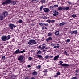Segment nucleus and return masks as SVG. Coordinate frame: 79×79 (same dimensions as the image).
I'll return each instance as SVG.
<instances>
[{"label":"nucleus","mask_w":79,"mask_h":79,"mask_svg":"<svg viewBox=\"0 0 79 79\" xmlns=\"http://www.w3.org/2000/svg\"><path fill=\"white\" fill-rule=\"evenodd\" d=\"M10 3H12L13 5H15L16 3V2L15 1H12L11 0H6L2 3V5H6Z\"/></svg>","instance_id":"1"},{"label":"nucleus","mask_w":79,"mask_h":79,"mask_svg":"<svg viewBox=\"0 0 79 79\" xmlns=\"http://www.w3.org/2000/svg\"><path fill=\"white\" fill-rule=\"evenodd\" d=\"M24 58V56L23 55L20 56L18 58V60L20 61V62L21 63H23L24 61V60L23 59Z\"/></svg>","instance_id":"2"},{"label":"nucleus","mask_w":79,"mask_h":79,"mask_svg":"<svg viewBox=\"0 0 79 79\" xmlns=\"http://www.w3.org/2000/svg\"><path fill=\"white\" fill-rule=\"evenodd\" d=\"M32 44H37V42H35V40H30L29 41V42H28V44L31 45Z\"/></svg>","instance_id":"3"},{"label":"nucleus","mask_w":79,"mask_h":79,"mask_svg":"<svg viewBox=\"0 0 79 79\" xmlns=\"http://www.w3.org/2000/svg\"><path fill=\"white\" fill-rule=\"evenodd\" d=\"M9 27H10V29L13 30L14 28L16 27V26L14 24L10 23L9 25Z\"/></svg>","instance_id":"4"},{"label":"nucleus","mask_w":79,"mask_h":79,"mask_svg":"<svg viewBox=\"0 0 79 79\" xmlns=\"http://www.w3.org/2000/svg\"><path fill=\"white\" fill-rule=\"evenodd\" d=\"M1 38V40L2 41H6V40H8L7 37L6 35L2 36Z\"/></svg>","instance_id":"5"},{"label":"nucleus","mask_w":79,"mask_h":79,"mask_svg":"<svg viewBox=\"0 0 79 79\" xmlns=\"http://www.w3.org/2000/svg\"><path fill=\"white\" fill-rule=\"evenodd\" d=\"M53 13L54 14H53V15L54 16H57V15L59 14L58 12V11H57L55 10H54Z\"/></svg>","instance_id":"6"},{"label":"nucleus","mask_w":79,"mask_h":79,"mask_svg":"<svg viewBox=\"0 0 79 79\" xmlns=\"http://www.w3.org/2000/svg\"><path fill=\"white\" fill-rule=\"evenodd\" d=\"M43 11H44V13H48V12H49L50 10L49 8H43Z\"/></svg>","instance_id":"7"},{"label":"nucleus","mask_w":79,"mask_h":79,"mask_svg":"<svg viewBox=\"0 0 79 79\" xmlns=\"http://www.w3.org/2000/svg\"><path fill=\"white\" fill-rule=\"evenodd\" d=\"M19 53H20V50L19 49L13 52L14 55H15V54H19Z\"/></svg>","instance_id":"8"},{"label":"nucleus","mask_w":79,"mask_h":79,"mask_svg":"<svg viewBox=\"0 0 79 79\" xmlns=\"http://www.w3.org/2000/svg\"><path fill=\"white\" fill-rule=\"evenodd\" d=\"M2 15L4 17H6L8 15V13L6 11L4 12L2 14Z\"/></svg>","instance_id":"9"},{"label":"nucleus","mask_w":79,"mask_h":79,"mask_svg":"<svg viewBox=\"0 0 79 79\" xmlns=\"http://www.w3.org/2000/svg\"><path fill=\"white\" fill-rule=\"evenodd\" d=\"M58 65H60V66H65V67H67V66H69V64H58Z\"/></svg>","instance_id":"10"},{"label":"nucleus","mask_w":79,"mask_h":79,"mask_svg":"<svg viewBox=\"0 0 79 79\" xmlns=\"http://www.w3.org/2000/svg\"><path fill=\"white\" fill-rule=\"evenodd\" d=\"M53 40V39L51 37H49L46 39V42H48L50 41L51 40Z\"/></svg>","instance_id":"11"},{"label":"nucleus","mask_w":79,"mask_h":79,"mask_svg":"<svg viewBox=\"0 0 79 79\" xmlns=\"http://www.w3.org/2000/svg\"><path fill=\"white\" fill-rule=\"evenodd\" d=\"M70 33L72 35L74 34H77V30L73 31H70Z\"/></svg>","instance_id":"12"},{"label":"nucleus","mask_w":79,"mask_h":79,"mask_svg":"<svg viewBox=\"0 0 79 79\" xmlns=\"http://www.w3.org/2000/svg\"><path fill=\"white\" fill-rule=\"evenodd\" d=\"M39 24L40 26H41L43 27H44L45 23H39Z\"/></svg>","instance_id":"13"},{"label":"nucleus","mask_w":79,"mask_h":79,"mask_svg":"<svg viewBox=\"0 0 79 79\" xmlns=\"http://www.w3.org/2000/svg\"><path fill=\"white\" fill-rule=\"evenodd\" d=\"M66 24V22H62V23H60L59 24V26L61 27H62L64 25Z\"/></svg>","instance_id":"14"},{"label":"nucleus","mask_w":79,"mask_h":79,"mask_svg":"<svg viewBox=\"0 0 79 79\" xmlns=\"http://www.w3.org/2000/svg\"><path fill=\"white\" fill-rule=\"evenodd\" d=\"M37 74H38L37 72L35 71L33 72L32 73V74L33 76H37Z\"/></svg>","instance_id":"15"},{"label":"nucleus","mask_w":79,"mask_h":79,"mask_svg":"<svg viewBox=\"0 0 79 79\" xmlns=\"http://www.w3.org/2000/svg\"><path fill=\"white\" fill-rule=\"evenodd\" d=\"M59 55H57V56H55V57L53 59H52V60H53L54 61H56L58 58H59Z\"/></svg>","instance_id":"16"},{"label":"nucleus","mask_w":79,"mask_h":79,"mask_svg":"<svg viewBox=\"0 0 79 79\" xmlns=\"http://www.w3.org/2000/svg\"><path fill=\"white\" fill-rule=\"evenodd\" d=\"M59 32L58 31H56L55 33V35H59Z\"/></svg>","instance_id":"17"},{"label":"nucleus","mask_w":79,"mask_h":79,"mask_svg":"<svg viewBox=\"0 0 79 79\" xmlns=\"http://www.w3.org/2000/svg\"><path fill=\"white\" fill-rule=\"evenodd\" d=\"M3 15H0V20H3Z\"/></svg>","instance_id":"18"},{"label":"nucleus","mask_w":79,"mask_h":79,"mask_svg":"<svg viewBox=\"0 0 79 79\" xmlns=\"http://www.w3.org/2000/svg\"><path fill=\"white\" fill-rule=\"evenodd\" d=\"M62 7H59L58 8V10L59 11H61L62 10Z\"/></svg>","instance_id":"19"},{"label":"nucleus","mask_w":79,"mask_h":79,"mask_svg":"<svg viewBox=\"0 0 79 79\" xmlns=\"http://www.w3.org/2000/svg\"><path fill=\"white\" fill-rule=\"evenodd\" d=\"M48 35L49 37H51V36L52 35V34L51 33H49L48 34Z\"/></svg>","instance_id":"20"},{"label":"nucleus","mask_w":79,"mask_h":79,"mask_svg":"<svg viewBox=\"0 0 79 79\" xmlns=\"http://www.w3.org/2000/svg\"><path fill=\"white\" fill-rule=\"evenodd\" d=\"M25 52H26V51H25V50H23L22 51H20V53H24Z\"/></svg>","instance_id":"21"},{"label":"nucleus","mask_w":79,"mask_h":79,"mask_svg":"<svg viewBox=\"0 0 79 79\" xmlns=\"http://www.w3.org/2000/svg\"><path fill=\"white\" fill-rule=\"evenodd\" d=\"M66 43H69V42H70V39H67L66 41Z\"/></svg>","instance_id":"22"},{"label":"nucleus","mask_w":79,"mask_h":79,"mask_svg":"<svg viewBox=\"0 0 79 79\" xmlns=\"http://www.w3.org/2000/svg\"><path fill=\"white\" fill-rule=\"evenodd\" d=\"M44 8V6H42L40 7V11H42V8Z\"/></svg>","instance_id":"23"},{"label":"nucleus","mask_w":79,"mask_h":79,"mask_svg":"<svg viewBox=\"0 0 79 79\" xmlns=\"http://www.w3.org/2000/svg\"><path fill=\"white\" fill-rule=\"evenodd\" d=\"M41 53H42V52L41 51L39 50L37 54L38 55H40Z\"/></svg>","instance_id":"24"},{"label":"nucleus","mask_w":79,"mask_h":79,"mask_svg":"<svg viewBox=\"0 0 79 79\" xmlns=\"http://www.w3.org/2000/svg\"><path fill=\"white\" fill-rule=\"evenodd\" d=\"M40 2L42 3H45V0H41Z\"/></svg>","instance_id":"25"},{"label":"nucleus","mask_w":79,"mask_h":79,"mask_svg":"<svg viewBox=\"0 0 79 79\" xmlns=\"http://www.w3.org/2000/svg\"><path fill=\"white\" fill-rule=\"evenodd\" d=\"M58 5H55L53 6V7H54V8H58Z\"/></svg>","instance_id":"26"},{"label":"nucleus","mask_w":79,"mask_h":79,"mask_svg":"<svg viewBox=\"0 0 79 79\" xmlns=\"http://www.w3.org/2000/svg\"><path fill=\"white\" fill-rule=\"evenodd\" d=\"M18 22L19 23H23V20H19Z\"/></svg>","instance_id":"27"},{"label":"nucleus","mask_w":79,"mask_h":79,"mask_svg":"<svg viewBox=\"0 0 79 79\" xmlns=\"http://www.w3.org/2000/svg\"><path fill=\"white\" fill-rule=\"evenodd\" d=\"M55 20H51V23L52 24L53 23H55Z\"/></svg>","instance_id":"28"},{"label":"nucleus","mask_w":79,"mask_h":79,"mask_svg":"<svg viewBox=\"0 0 79 79\" xmlns=\"http://www.w3.org/2000/svg\"><path fill=\"white\" fill-rule=\"evenodd\" d=\"M41 68V66L40 65H38V66L37 67V69H40Z\"/></svg>","instance_id":"29"},{"label":"nucleus","mask_w":79,"mask_h":79,"mask_svg":"<svg viewBox=\"0 0 79 79\" xmlns=\"http://www.w3.org/2000/svg\"><path fill=\"white\" fill-rule=\"evenodd\" d=\"M45 48V46H43L41 47V50H44Z\"/></svg>","instance_id":"30"},{"label":"nucleus","mask_w":79,"mask_h":79,"mask_svg":"<svg viewBox=\"0 0 79 79\" xmlns=\"http://www.w3.org/2000/svg\"><path fill=\"white\" fill-rule=\"evenodd\" d=\"M37 57H38V58H42V56H41V55H37Z\"/></svg>","instance_id":"31"},{"label":"nucleus","mask_w":79,"mask_h":79,"mask_svg":"<svg viewBox=\"0 0 79 79\" xmlns=\"http://www.w3.org/2000/svg\"><path fill=\"white\" fill-rule=\"evenodd\" d=\"M47 22H48V23H51V20L48 19L47 20Z\"/></svg>","instance_id":"32"},{"label":"nucleus","mask_w":79,"mask_h":79,"mask_svg":"<svg viewBox=\"0 0 79 79\" xmlns=\"http://www.w3.org/2000/svg\"><path fill=\"white\" fill-rule=\"evenodd\" d=\"M48 57H49V56L48 55H47L45 56L44 58H46V59H48Z\"/></svg>","instance_id":"33"},{"label":"nucleus","mask_w":79,"mask_h":79,"mask_svg":"<svg viewBox=\"0 0 79 79\" xmlns=\"http://www.w3.org/2000/svg\"><path fill=\"white\" fill-rule=\"evenodd\" d=\"M72 16L73 18H75V17H76V15L75 14H73L72 15Z\"/></svg>","instance_id":"34"},{"label":"nucleus","mask_w":79,"mask_h":79,"mask_svg":"<svg viewBox=\"0 0 79 79\" xmlns=\"http://www.w3.org/2000/svg\"><path fill=\"white\" fill-rule=\"evenodd\" d=\"M54 77H58V75L57 74H56L54 75Z\"/></svg>","instance_id":"35"},{"label":"nucleus","mask_w":79,"mask_h":79,"mask_svg":"<svg viewBox=\"0 0 79 79\" xmlns=\"http://www.w3.org/2000/svg\"><path fill=\"white\" fill-rule=\"evenodd\" d=\"M69 9V7H65V10H68Z\"/></svg>","instance_id":"36"},{"label":"nucleus","mask_w":79,"mask_h":79,"mask_svg":"<svg viewBox=\"0 0 79 79\" xmlns=\"http://www.w3.org/2000/svg\"><path fill=\"white\" fill-rule=\"evenodd\" d=\"M49 8L50 9H51V10H53V8H54V7H53V6H50Z\"/></svg>","instance_id":"37"},{"label":"nucleus","mask_w":79,"mask_h":79,"mask_svg":"<svg viewBox=\"0 0 79 79\" xmlns=\"http://www.w3.org/2000/svg\"><path fill=\"white\" fill-rule=\"evenodd\" d=\"M2 60H5V59H6V57H5V56H2Z\"/></svg>","instance_id":"38"},{"label":"nucleus","mask_w":79,"mask_h":79,"mask_svg":"<svg viewBox=\"0 0 79 79\" xmlns=\"http://www.w3.org/2000/svg\"><path fill=\"white\" fill-rule=\"evenodd\" d=\"M76 73H79V69H77L75 71Z\"/></svg>","instance_id":"39"},{"label":"nucleus","mask_w":79,"mask_h":79,"mask_svg":"<svg viewBox=\"0 0 79 79\" xmlns=\"http://www.w3.org/2000/svg\"><path fill=\"white\" fill-rule=\"evenodd\" d=\"M7 37V39H10V35H8Z\"/></svg>","instance_id":"40"},{"label":"nucleus","mask_w":79,"mask_h":79,"mask_svg":"<svg viewBox=\"0 0 79 79\" xmlns=\"http://www.w3.org/2000/svg\"><path fill=\"white\" fill-rule=\"evenodd\" d=\"M59 63L60 64H62V63H63V61H60Z\"/></svg>","instance_id":"41"},{"label":"nucleus","mask_w":79,"mask_h":79,"mask_svg":"<svg viewBox=\"0 0 79 79\" xmlns=\"http://www.w3.org/2000/svg\"><path fill=\"white\" fill-rule=\"evenodd\" d=\"M71 79H77V78L76 77H73Z\"/></svg>","instance_id":"42"},{"label":"nucleus","mask_w":79,"mask_h":79,"mask_svg":"<svg viewBox=\"0 0 79 79\" xmlns=\"http://www.w3.org/2000/svg\"><path fill=\"white\" fill-rule=\"evenodd\" d=\"M60 72H57L56 74L58 76V75H60Z\"/></svg>","instance_id":"43"},{"label":"nucleus","mask_w":79,"mask_h":79,"mask_svg":"<svg viewBox=\"0 0 79 79\" xmlns=\"http://www.w3.org/2000/svg\"><path fill=\"white\" fill-rule=\"evenodd\" d=\"M48 26V23L45 24H45L44 25V27L45 26Z\"/></svg>","instance_id":"44"},{"label":"nucleus","mask_w":79,"mask_h":79,"mask_svg":"<svg viewBox=\"0 0 79 79\" xmlns=\"http://www.w3.org/2000/svg\"><path fill=\"white\" fill-rule=\"evenodd\" d=\"M38 48H40V50H41L42 47H41V45L39 46H38Z\"/></svg>","instance_id":"45"},{"label":"nucleus","mask_w":79,"mask_h":79,"mask_svg":"<svg viewBox=\"0 0 79 79\" xmlns=\"http://www.w3.org/2000/svg\"><path fill=\"white\" fill-rule=\"evenodd\" d=\"M51 45L52 46H55V45H56V44H55L52 43L51 44Z\"/></svg>","instance_id":"46"},{"label":"nucleus","mask_w":79,"mask_h":79,"mask_svg":"<svg viewBox=\"0 0 79 79\" xmlns=\"http://www.w3.org/2000/svg\"><path fill=\"white\" fill-rule=\"evenodd\" d=\"M29 60H32V57H30L28 58Z\"/></svg>","instance_id":"47"},{"label":"nucleus","mask_w":79,"mask_h":79,"mask_svg":"<svg viewBox=\"0 0 79 79\" xmlns=\"http://www.w3.org/2000/svg\"><path fill=\"white\" fill-rule=\"evenodd\" d=\"M64 53L65 55H67V52H66V51H65L64 52Z\"/></svg>","instance_id":"48"},{"label":"nucleus","mask_w":79,"mask_h":79,"mask_svg":"<svg viewBox=\"0 0 79 79\" xmlns=\"http://www.w3.org/2000/svg\"><path fill=\"white\" fill-rule=\"evenodd\" d=\"M62 10H66V9L65 7H63L62 8Z\"/></svg>","instance_id":"49"},{"label":"nucleus","mask_w":79,"mask_h":79,"mask_svg":"<svg viewBox=\"0 0 79 79\" xmlns=\"http://www.w3.org/2000/svg\"><path fill=\"white\" fill-rule=\"evenodd\" d=\"M53 58V56H50V58Z\"/></svg>","instance_id":"50"},{"label":"nucleus","mask_w":79,"mask_h":79,"mask_svg":"<svg viewBox=\"0 0 79 79\" xmlns=\"http://www.w3.org/2000/svg\"><path fill=\"white\" fill-rule=\"evenodd\" d=\"M31 66L30 65H28L27 66V68H31Z\"/></svg>","instance_id":"51"},{"label":"nucleus","mask_w":79,"mask_h":79,"mask_svg":"<svg viewBox=\"0 0 79 79\" xmlns=\"http://www.w3.org/2000/svg\"><path fill=\"white\" fill-rule=\"evenodd\" d=\"M31 79H35V78H34V77H32L31 78Z\"/></svg>","instance_id":"52"},{"label":"nucleus","mask_w":79,"mask_h":79,"mask_svg":"<svg viewBox=\"0 0 79 79\" xmlns=\"http://www.w3.org/2000/svg\"><path fill=\"white\" fill-rule=\"evenodd\" d=\"M12 79H15V77L14 76H12Z\"/></svg>","instance_id":"53"},{"label":"nucleus","mask_w":79,"mask_h":79,"mask_svg":"<svg viewBox=\"0 0 79 79\" xmlns=\"http://www.w3.org/2000/svg\"><path fill=\"white\" fill-rule=\"evenodd\" d=\"M56 48H59L60 47V46L57 45V46H56Z\"/></svg>","instance_id":"54"},{"label":"nucleus","mask_w":79,"mask_h":79,"mask_svg":"<svg viewBox=\"0 0 79 79\" xmlns=\"http://www.w3.org/2000/svg\"><path fill=\"white\" fill-rule=\"evenodd\" d=\"M68 3L69 4V5H71V2H68Z\"/></svg>","instance_id":"55"},{"label":"nucleus","mask_w":79,"mask_h":79,"mask_svg":"<svg viewBox=\"0 0 79 79\" xmlns=\"http://www.w3.org/2000/svg\"><path fill=\"white\" fill-rule=\"evenodd\" d=\"M54 48H56V46H55L53 47Z\"/></svg>","instance_id":"56"},{"label":"nucleus","mask_w":79,"mask_h":79,"mask_svg":"<svg viewBox=\"0 0 79 79\" xmlns=\"http://www.w3.org/2000/svg\"><path fill=\"white\" fill-rule=\"evenodd\" d=\"M47 74L46 73H45L44 74V76H47Z\"/></svg>","instance_id":"57"},{"label":"nucleus","mask_w":79,"mask_h":79,"mask_svg":"<svg viewBox=\"0 0 79 79\" xmlns=\"http://www.w3.org/2000/svg\"><path fill=\"white\" fill-rule=\"evenodd\" d=\"M45 44H43L42 45V46H43Z\"/></svg>","instance_id":"58"},{"label":"nucleus","mask_w":79,"mask_h":79,"mask_svg":"<svg viewBox=\"0 0 79 79\" xmlns=\"http://www.w3.org/2000/svg\"><path fill=\"white\" fill-rule=\"evenodd\" d=\"M44 29H47V28L46 27H45Z\"/></svg>","instance_id":"59"},{"label":"nucleus","mask_w":79,"mask_h":79,"mask_svg":"<svg viewBox=\"0 0 79 79\" xmlns=\"http://www.w3.org/2000/svg\"><path fill=\"white\" fill-rule=\"evenodd\" d=\"M35 1V0H32V2H34Z\"/></svg>","instance_id":"60"},{"label":"nucleus","mask_w":79,"mask_h":79,"mask_svg":"<svg viewBox=\"0 0 79 79\" xmlns=\"http://www.w3.org/2000/svg\"><path fill=\"white\" fill-rule=\"evenodd\" d=\"M44 29V27H42V29L43 30V29Z\"/></svg>","instance_id":"61"},{"label":"nucleus","mask_w":79,"mask_h":79,"mask_svg":"<svg viewBox=\"0 0 79 79\" xmlns=\"http://www.w3.org/2000/svg\"><path fill=\"white\" fill-rule=\"evenodd\" d=\"M56 45H60L59 44L57 43L56 44Z\"/></svg>","instance_id":"62"},{"label":"nucleus","mask_w":79,"mask_h":79,"mask_svg":"<svg viewBox=\"0 0 79 79\" xmlns=\"http://www.w3.org/2000/svg\"><path fill=\"white\" fill-rule=\"evenodd\" d=\"M25 79H28V78H27V77H26L25 78Z\"/></svg>","instance_id":"63"},{"label":"nucleus","mask_w":79,"mask_h":79,"mask_svg":"<svg viewBox=\"0 0 79 79\" xmlns=\"http://www.w3.org/2000/svg\"><path fill=\"white\" fill-rule=\"evenodd\" d=\"M75 75H76V76H77V73H76L75 74Z\"/></svg>","instance_id":"64"}]
</instances>
